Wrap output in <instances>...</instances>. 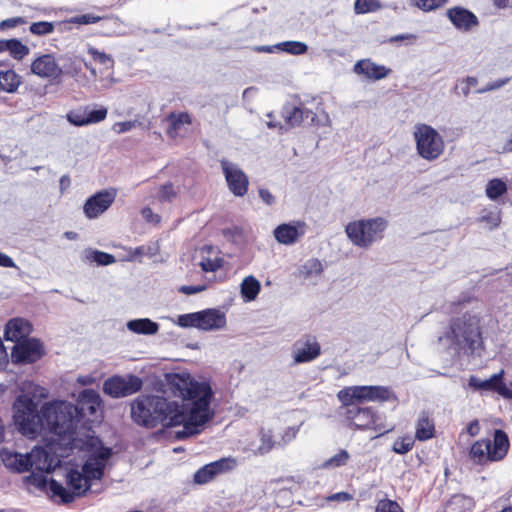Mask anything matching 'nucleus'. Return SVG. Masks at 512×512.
<instances>
[{"instance_id":"obj_1","label":"nucleus","mask_w":512,"mask_h":512,"mask_svg":"<svg viewBox=\"0 0 512 512\" xmlns=\"http://www.w3.org/2000/svg\"><path fill=\"white\" fill-rule=\"evenodd\" d=\"M167 381L171 393L180 397L182 404L158 395H140L131 403L132 420L146 428L182 425L176 432L178 439L199 434L201 427L213 417L210 384L196 381L188 373L168 374Z\"/></svg>"},{"instance_id":"obj_2","label":"nucleus","mask_w":512,"mask_h":512,"mask_svg":"<svg viewBox=\"0 0 512 512\" xmlns=\"http://www.w3.org/2000/svg\"><path fill=\"white\" fill-rule=\"evenodd\" d=\"M110 456V449L103 448L90 455L82 465L81 470L71 468L65 476L67 487L54 479H50L49 492L51 497L59 498L61 503L68 504L73 502L76 497L83 496L90 489L93 480H100L103 477Z\"/></svg>"},{"instance_id":"obj_3","label":"nucleus","mask_w":512,"mask_h":512,"mask_svg":"<svg viewBox=\"0 0 512 512\" xmlns=\"http://www.w3.org/2000/svg\"><path fill=\"white\" fill-rule=\"evenodd\" d=\"M438 341L444 343L456 353L480 355L483 341L480 331V319L476 315L464 314L452 319L448 330L439 336Z\"/></svg>"},{"instance_id":"obj_4","label":"nucleus","mask_w":512,"mask_h":512,"mask_svg":"<svg viewBox=\"0 0 512 512\" xmlns=\"http://www.w3.org/2000/svg\"><path fill=\"white\" fill-rule=\"evenodd\" d=\"M43 417L45 429L57 435L66 448L76 447L75 434L80 422L74 404L66 401L46 403L43 405Z\"/></svg>"},{"instance_id":"obj_5","label":"nucleus","mask_w":512,"mask_h":512,"mask_svg":"<svg viewBox=\"0 0 512 512\" xmlns=\"http://www.w3.org/2000/svg\"><path fill=\"white\" fill-rule=\"evenodd\" d=\"M14 409V420L22 434L33 437L45 429L43 407L38 411V404L28 395L18 396Z\"/></svg>"},{"instance_id":"obj_6","label":"nucleus","mask_w":512,"mask_h":512,"mask_svg":"<svg viewBox=\"0 0 512 512\" xmlns=\"http://www.w3.org/2000/svg\"><path fill=\"white\" fill-rule=\"evenodd\" d=\"M387 221L382 217L349 222L345 227L348 239L357 247L369 248L383 238Z\"/></svg>"},{"instance_id":"obj_7","label":"nucleus","mask_w":512,"mask_h":512,"mask_svg":"<svg viewBox=\"0 0 512 512\" xmlns=\"http://www.w3.org/2000/svg\"><path fill=\"white\" fill-rule=\"evenodd\" d=\"M510 443L507 434L500 429L495 430L493 440H477L470 448L469 457L478 465L502 460L509 449Z\"/></svg>"},{"instance_id":"obj_8","label":"nucleus","mask_w":512,"mask_h":512,"mask_svg":"<svg viewBox=\"0 0 512 512\" xmlns=\"http://www.w3.org/2000/svg\"><path fill=\"white\" fill-rule=\"evenodd\" d=\"M345 417L350 425L359 430H371L379 437L388 433L392 428H387L385 417L371 407H359L351 404L346 406Z\"/></svg>"},{"instance_id":"obj_9","label":"nucleus","mask_w":512,"mask_h":512,"mask_svg":"<svg viewBox=\"0 0 512 512\" xmlns=\"http://www.w3.org/2000/svg\"><path fill=\"white\" fill-rule=\"evenodd\" d=\"M339 401L349 406L354 401L385 402L396 399L389 387L386 386H350L340 390L337 394Z\"/></svg>"},{"instance_id":"obj_10","label":"nucleus","mask_w":512,"mask_h":512,"mask_svg":"<svg viewBox=\"0 0 512 512\" xmlns=\"http://www.w3.org/2000/svg\"><path fill=\"white\" fill-rule=\"evenodd\" d=\"M414 138L417 152L425 160H435L444 151L445 145L442 136L430 125H416Z\"/></svg>"},{"instance_id":"obj_11","label":"nucleus","mask_w":512,"mask_h":512,"mask_svg":"<svg viewBox=\"0 0 512 512\" xmlns=\"http://www.w3.org/2000/svg\"><path fill=\"white\" fill-rule=\"evenodd\" d=\"M143 387L140 377L127 375H114L103 383V392L112 398H124L139 392Z\"/></svg>"},{"instance_id":"obj_12","label":"nucleus","mask_w":512,"mask_h":512,"mask_svg":"<svg viewBox=\"0 0 512 512\" xmlns=\"http://www.w3.org/2000/svg\"><path fill=\"white\" fill-rule=\"evenodd\" d=\"M45 353L44 345L39 339L29 338L13 346L11 358L16 364H33L40 360Z\"/></svg>"},{"instance_id":"obj_13","label":"nucleus","mask_w":512,"mask_h":512,"mask_svg":"<svg viewBox=\"0 0 512 512\" xmlns=\"http://www.w3.org/2000/svg\"><path fill=\"white\" fill-rule=\"evenodd\" d=\"M220 164L231 193L237 197H243L249 187L248 176L237 164L231 161L222 159Z\"/></svg>"},{"instance_id":"obj_14","label":"nucleus","mask_w":512,"mask_h":512,"mask_svg":"<svg viewBox=\"0 0 512 512\" xmlns=\"http://www.w3.org/2000/svg\"><path fill=\"white\" fill-rule=\"evenodd\" d=\"M321 354V346L315 336L304 335L298 339L291 349L293 364H303L314 361Z\"/></svg>"},{"instance_id":"obj_15","label":"nucleus","mask_w":512,"mask_h":512,"mask_svg":"<svg viewBox=\"0 0 512 512\" xmlns=\"http://www.w3.org/2000/svg\"><path fill=\"white\" fill-rule=\"evenodd\" d=\"M117 190L104 189L90 196L83 206V212L88 219H95L103 214L114 202Z\"/></svg>"},{"instance_id":"obj_16","label":"nucleus","mask_w":512,"mask_h":512,"mask_svg":"<svg viewBox=\"0 0 512 512\" xmlns=\"http://www.w3.org/2000/svg\"><path fill=\"white\" fill-rule=\"evenodd\" d=\"M101 398L97 391L94 389H84L80 392L77 398V404L74 407L77 409V418L79 422L83 419L92 421V417L97 414L101 407Z\"/></svg>"},{"instance_id":"obj_17","label":"nucleus","mask_w":512,"mask_h":512,"mask_svg":"<svg viewBox=\"0 0 512 512\" xmlns=\"http://www.w3.org/2000/svg\"><path fill=\"white\" fill-rule=\"evenodd\" d=\"M236 461L232 458H222L211 462L198 469L194 474V482L197 484H206L218 474L233 469Z\"/></svg>"},{"instance_id":"obj_18","label":"nucleus","mask_w":512,"mask_h":512,"mask_svg":"<svg viewBox=\"0 0 512 512\" xmlns=\"http://www.w3.org/2000/svg\"><path fill=\"white\" fill-rule=\"evenodd\" d=\"M305 227V223L301 221L283 223L274 229L273 235L280 244L292 245L304 236Z\"/></svg>"},{"instance_id":"obj_19","label":"nucleus","mask_w":512,"mask_h":512,"mask_svg":"<svg viewBox=\"0 0 512 512\" xmlns=\"http://www.w3.org/2000/svg\"><path fill=\"white\" fill-rule=\"evenodd\" d=\"M446 16L456 29L463 32H468L479 25L477 16L463 7L456 6L448 9Z\"/></svg>"},{"instance_id":"obj_20","label":"nucleus","mask_w":512,"mask_h":512,"mask_svg":"<svg viewBox=\"0 0 512 512\" xmlns=\"http://www.w3.org/2000/svg\"><path fill=\"white\" fill-rule=\"evenodd\" d=\"M32 331V325L28 320L23 318H13L5 325L4 338L6 341L18 344L20 341H24V339H29V335Z\"/></svg>"},{"instance_id":"obj_21","label":"nucleus","mask_w":512,"mask_h":512,"mask_svg":"<svg viewBox=\"0 0 512 512\" xmlns=\"http://www.w3.org/2000/svg\"><path fill=\"white\" fill-rule=\"evenodd\" d=\"M0 458L7 469L16 473H23L31 469L30 452L22 454L8 448L0 451Z\"/></svg>"},{"instance_id":"obj_22","label":"nucleus","mask_w":512,"mask_h":512,"mask_svg":"<svg viewBox=\"0 0 512 512\" xmlns=\"http://www.w3.org/2000/svg\"><path fill=\"white\" fill-rule=\"evenodd\" d=\"M31 72L41 78H57L62 70L51 54H44L36 58L31 64Z\"/></svg>"},{"instance_id":"obj_23","label":"nucleus","mask_w":512,"mask_h":512,"mask_svg":"<svg viewBox=\"0 0 512 512\" xmlns=\"http://www.w3.org/2000/svg\"><path fill=\"white\" fill-rule=\"evenodd\" d=\"M285 124L289 127L299 126L303 122H314L316 114L305 107L286 104L282 110Z\"/></svg>"},{"instance_id":"obj_24","label":"nucleus","mask_w":512,"mask_h":512,"mask_svg":"<svg viewBox=\"0 0 512 512\" xmlns=\"http://www.w3.org/2000/svg\"><path fill=\"white\" fill-rule=\"evenodd\" d=\"M226 324V316L219 309L210 308L199 311V329L212 331L222 329Z\"/></svg>"},{"instance_id":"obj_25","label":"nucleus","mask_w":512,"mask_h":512,"mask_svg":"<svg viewBox=\"0 0 512 512\" xmlns=\"http://www.w3.org/2000/svg\"><path fill=\"white\" fill-rule=\"evenodd\" d=\"M31 468L50 473L56 466L54 457L44 448L35 447L30 452Z\"/></svg>"},{"instance_id":"obj_26","label":"nucleus","mask_w":512,"mask_h":512,"mask_svg":"<svg viewBox=\"0 0 512 512\" xmlns=\"http://www.w3.org/2000/svg\"><path fill=\"white\" fill-rule=\"evenodd\" d=\"M354 72L357 74H363L368 79L372 80H380L385 78L389 72L390 69L386 68L383 65H378L369 59L367 60H359L354 65Z\"/></svg>"},{"instance_id":"obj_27","label":"nucleus","mask_w":512,"mask_h":512,"mask_svg":"<svg viewBox=\"0 0 512 512\" xmlns=\"http://www.w3.org/2000/svg\"><path fill=\"white\" fill-rule=\"evenodd\" d=\"M127 329L139 335H155L159 331V324L149 318H138L129 320L126 324Z\"/></svg>"},{"instance_id":"obj_28","label":"nucleus","mask_w":512,"mask_h":512,"mask_svg":"<svg viewBox=\"0 0 512 512\" xmlns=\"http://www.w3.org/2000/svg\"><path fill=\"white\" fill-rule=\"evenodd\" d=\"M22 84V77L13 70L0 71V91L14 93Z\"/></svg>"},{"instance_id":"obj_29","label":"nucleus","mask_w":512,"mask_h":512,"mask_svg":"<svg viewBox=\"0 0 512 512\" xmlns=\"http://www.w3.org/2000/svg\"><path fill=\"white\" fill-rule=\"evenodd\" d=\"M166 120L169 122V127L167 129V134L170 137H176L178 135V131L184 126L185 124H191L192 120L190 115L187 112H171L167 117Z\"/></svg>"},{"instance_id":"obj_30","label":"nucleus","mask_w":512,"mask_h":512,"mask_svg":"<svg viewBox=\"0 0 512 512\" xmlns=\"http://www.w3.org/2000/svg\"><path fill=\"white\" fill-rule=\"evenodd\" d=\"M434 422L426 415L422 414L416 425L415 438L419 441H426L434 436Z\"/></svg>"},{"instance_id":"obj_31","label":"nucleus","mask_w":512,"mask_h":512,"mask_svg":"<svg viewBox=\"0 0 512 512\" xmlns=\"http://www.w3.org/2000/svg\"><path fill=\"white\" fill-rule=\"evenodd\" d=\"M447 508L450 512H471L474 508V500L471 497L456 494L447 502Z\"/></svg>"},{"instance_id":"obj_32","label":"nucleus","mask_w":512,"mask_h":512,"mask_svg":"<svg viewBox=\"0 0 512 512\" xmlns=\"http://www.w3.org/2000/svg\"><path fill=\"white\" fill-rule=\"evenodd\" d=\"M84 260L88 263H96L98 266H107L116 262L114 255L93 249L84 251Z\"/></svg>"},{"instance_id":"obj_33","label":"nucleus","mask_w":512,"mask_h":512,"mask_svg":"<svg viewBox=\"0 0 512 512\" xmlns=\"http://www.w3.org/2000/svg\"><path fill=\"white\" fill-rule=\"evenodd\" d=\"M260 289V282L253 276L245 277L241 283V295L246 301L256 299Z\"/></svg>"},{"instance_id":"obj_34","label":"nucleus","mask_w":512,"mask_h":512,"mask_svg":"<svg viewBox=\"0 0 512 512\" xmlns=\"http://www.w3.org/2000/svg\"><path fill=\"white\" fill-rule=\"evenodd\" d=\"M45 473L46 472L43 471L32 470V472L24 478V481L26 482V484L34 486L38 490L49 491L50 480L48 481Z\"/></svg>"},{"instance_id":"obj_35","label":"nucleus","mask_w":512,"mask_h":512,"mask_svg":"<svg viewBox=\"0 0 512 512\" xmlns=\"http://www.w3.org/2000/svg\"><path fill=\"white\" fill-rule=\"evenodd\" d=\"M485 191L489 199L496 200L507 192V185L503 180L494 178L487 183Z\"/></svg>"},{"instance_id":"obj_36","label":"nucleus","mask_w":512,"mask_h":512,"mask_svg":"<svg viewBox=\"0 0 512 512\" xmlns=\"http://www.w3.org/2000/svg\"><path fill=\"white\" fill-rule=\"evenodd\" d=\"M277 50L286 52L291 55H302L308 50V46L300 41H285L276 44Z\"/></svg>"},{"instance_id":"obj_37","label":"nucleus","mask_w":512,"mask_h":512,"mask_svg":"<svg viewBox=\"0 0 512 512\" xmlns=\"http://www.w3.org/2000/svg\"><path fill=\"white\" fill-rule=\"evenodd\" d=\"M62 26L63 23L61 22H58V23H53V22H48V21H39V22H34L30 25L29 27V31L33 34V35H37V36H45V35H48V34H51L54 32L55 30V26Z\"/></svg>"},{"instance_id":"obj_38","label":"nucleus","mask_w":512,"mask_h":512,"mask_svg":"<svg viewBox=\"0 0 512 512\" xmlns=\"http://www.w3.org/2000/svg\"><path fill=\"white\" fill-rule=\"evenodd\" d=\"M322 272H323V265L316 258L309 259L301 267V274L305 278L320 275Z\"/></svg>"},{"instance_id":"obj_39","label":"nucleus","mask_w":512,"mask_h":512,"mask_svg":"<svg viewBox=\"0 0 512 512\" xmlns=\"http://www.w3.org/2000/svg\"><path fill=\"white\" fill-rule=\"evenodd\" d=\"M8 52L14 59L22 60L29 54L30 49L17 39H9Z\"/></svg>"},{"instance_id":"obj_40","label":"nucleus","mask_w":512,"mask_h":512,"mask_svg":"<svg viewBox=\"0 0 512 512\" xmlns=\"http://www.w3.org/2000/svg\"><path fill=\"white\" fill-rule=\"evenodd\" d=\"M349 458H350V455H349L348 451L342 449L337 454H335L334 456H332L331 458L326 460L323 466L325 468L341 467L347 463Z\"/></svg>"},{"instance_id":"obj_41","label":"nucleus","mask_w":512,"mask_h":512,"mask_svg":"<svg viewBox=\"0 0 512 512\" xmlns=\"http://www.w3.org/2000/svg\"><path fill=\"white\" fill-rule=\"evenodd\" d=\"M177 196V191L175 190L173 184L171 182H167L159 187L157 197L161 202H172Z\"/></svg>"},{"instance_id":"obj_42","label":"nucleus","mask_w":512,"mask_h":512,"mask_svg":"<svg viewBox=\"0 0 512 512\" xmlns=\"http://www.w3.org/2000/svg\"><path fill=\"white\" fill-rule=\"evenodd\" d=\"M177 325L183 328L194 327L199 329V311L179 315L177 318Z\"/></svg>"},{"instance_id":"obj_43","label":"nucleus","mask_w":512,"mask_h":512,"mask_svg":"<svg viewBox=\"0 0 512 512\" xmlns=\"http://www.w3.org/2000/svg\"><path fill=\"white\" fill-rule=\"evenodd\" d=\"M413 445L414 441L411 437L407 436L397 439L393 444L392 450L397 454L403 455L408 453L413 448Z\"/></svg>"},{"instance_id":"obj_44","label":"nucleus","mask_w":512,"mask_h":512,"mask_svg":"<svg viewBox=\"0 0 512 512\" xmlns=\"http://www.w3.org/2000/svg\"><path fill=\"white\" fill-rule=\"evenodd\" d=\"M87 112L86 107L84 109L73 110L67 114V120L75 126L87 125Z\"/></svg>"},{"instance_id":"obj_45","label":"nucleus","mask_w":512,"mask_h":512,"mask_svg":"<svg viewBox=\"0 0 512 512\" xmlns=\"http://www.w3.org/2000/svg\"><path fill=\"white\" fill-rule=\"evenodd\" d=\"M86 112L87 125L103 121L108 113L107 109L104 107H101L100 109H90L89 107H86Z\"/></svg>"},{"instance_id":"obj_46","label":"nucleus","mask_w":512,"mask_h":512,"mask_svg":"<svg viewBox=\"0 0 512 512\" xmlns=\"http://www.w3.org/2000/svg\"><path fill=\"white\" fill-rule=\"evenodd\" d=\"M375 512H403V510L396 501L383 499L378 502Z\"/></svg>"},{"instance_id":"obj_47","label":"nucleus","mask_w":512,"mask_h":512,"mask_svg":"<svg viewBox=\"0 0 512 512\" xmlns=\"http://www.w3.org/2000/svg\"><path fill=\"white\" fill-rule=\"evenodd\" d=\"M410 2L423 11H431L440 7L445 0H410Z\"/></svg>"},{"instance_id":"obj_48","label":"nucleus","mask_w":512,"mask_h":512,"mask_svg":"<svg viewBox=\"0 0 512 512\" xmlns=\"http://www.w3.org/2000/svg\"><path fill=\"white\" fill-rule=\"evenodd\" d=\"M101 18L99 16H95L93 14H83L71 17L67 23L78 24V25H88L97 23Z\"/></svg>"},{"instance_id":"obj_49","label":"nucleus","mask_w":512,"mask_h":512,"mask_svg":"<svg viewBox=\"0 0 512 512\" xmlns=\"http://www.w3.org/2000/svg\"><path fill=\"white\" fill-rule=\"evenodd\" d=\"M88 53L93 57V59L95 61L99 62L100 64L110 65V66L113 65V59L111 58L110 55H108L104 52H100L94 47H89Z\"/></svg>"},{"instance_id":"obj_50","label":"nucleus","mask_w":512,"mask_h":512,"mask_svg":"<svg viewBox=\"0 0 512 512\" xmlns=\"http://www.w3.org/2000/svg\"><path fill=\"white\" fill-rule=\"evenodd\" d=\"M503 370L493 374L490 378L483 380L482 391H496L499 380L503 378Z\"/></svg>"},{"instance_id":"obj_51","label":"nucleus","mask_w":512,"mask_h":512,"mask_svg":"<svg viewBox=\"0 0 512 512\" xmlns=\"http://www.w3.org/2000/svg\"><path fill=\"white\" fill-rule=\"evenodd\" d=\"M509 81H510L509 77L502 78V79H497V80H495L493 82H489L486 86H484L482 88H479L476 91V93L484 94V93L489 92V91L498 90V89L502 88L503 86H505L506 84H508Z\"/></svg>"},{"instance_id":"obj_52","label":"nucleus","mask_w":512,"mask_h":512,"mask_svg":"<svg viewBox=\"0 0 512 512\" xmlns=\"http://www.w3.org/2000/svg\"><path fill=\"white\" fill-rule=\"evenodd\" d=\"M480 222L486 223L490 229L496 228L499 226L501 222V217L499 212H489L485 215H482L479 218Z\"/></svg>"},{"instance_id":"obj_53","label":"nucleus","mask_w":512,"mask_h":512,"mask_svg":"<svg viewBox=\"0 0 512 512\" xmlns=\"http://www.w3.org/2000/svg\"><path fill=\"white\" fill-rule=\"evenodd\" d=\"M274 446V443L272 441V434L270 431H262L261 432V445L259 446L258 450L261 454H265L269 452Z\"/></svg>"},{"instance_id":"obj_54","label":"nucleus","mask_w":512,"mask_h":512,"mask_svg":"<svg viewBox=\"0 0 512 512\" xmlns=\"http://www.w3.org/2000/svg\"><path fill=\"white\" fill-rule=\"evenodd\" d=\"M374 0H355L354 9L357 14L368 13L373 10Z\"/></svg>"},{"instance_id":"obj_55","label":"nucleus","mask_w":512,"mask_h":512,"mask_svg":"<svg viewBox=\"0 0 512 512\" xmlns=\"http://www.w3.org/2000/svg\"><path fill=\"white\" fill-rule=\"evenodd\" d=\"M135 121H124V122H117L113 125V131L117 134H122L125 132L130 131L132 128L135 127Z\"/></svg>"},{"instance_id":"obj_56","label":"nucleus","mask_w":512,"mask_h":512,"mask_svg":"<svg viewBox=\"0 0 512 512\" xmlns=\"http://www.w3.org/2000/svg\"><path fill=\"white\" fill-rule=\"evenodd\" d=\"M142 217L150 223H159L161 220V217L158 214H155L150 207H144L141 210Z\"/></svg>"},{"instance_id":"obj_57","label":"nucleus","mask_w":512,"mask_h":512,"mask_svg":"<svg viewBox=\"0 0 512 512\" xmlns=\"http://www.w3.org/2000/svg\"><path fill=\"white\" fill-rule=\"evenodd\" d=\"M201 268L205 272H215L220 268V263L217 259H205L201 261Z\"/></svg>"},{"instance_id":"obj_58","label":"nucleus","mask_w":512,"mask_h":512,"mask_svg":"<svg viewBox=\"0 0 512 512\" xmlns=\"http://www.w3.org/2000/svg\"><path fill=\"white\" fill-rule=\"evenodd\" d=\"M206 289L205 285H184L179 288V292L184 293L186 295H192L199 292H202Z\"/></svg>"},{"instance_id":"obj_59","label":"nucleus","mask_w":512,"mask_h":512,"mask_svg":"<svg viewBox=\"0 0 512 512\" xmlns=\"http://www.w3.org/2000/svg\"><path fill=\"white\" fill-rule=\"evenodd\" d=\"M259 193V197L260 199L267 205L271 206V205H274L275 202H276V198L274 197V195L268 190V189H265V188H261L259 189L258 191Z\"/></svg>"},{"instance_id":"obj_60","label":"nucleus","mask_w":512,"mask_h":512,"mask_svg":"<svg viewBox=\"0 0 512 512\" xmlns=\"http://www.w3.org/2000/svg\"><path fill=\"white\" fill-rule=\"evenodd\" d=\"M495 392H497L505 399H512V390L503 383L502 379L499 380Z\"/></svg>"},{"instance_id":"obj_61","label":"nucleus","mask_w":512,"mask_h":512,"mask_svg":"<svg viewBox=\"0 0 512 512\" xmlns=\"http://www.w3.org/2000/svg\"><path fill=\"white\" fill-rule=\"evenodd\" d=\"M23 22H24V20L21 17L9 18V19L3 20L0 23V29L13 28V27H16L18 24H21Z\"/></svg>"},{"instance_id":"obj_62","label":"nucleus","mask_w":512,"mask_h":512,"mask_svg":"<svg viewBox=\"0 0 512 512\" xmlns=\"http://www.w3.org/2000/svg\"><path fill=\"white\" fill-rule=\"evenodd\" d=\"M0 266L5 268H17L14 260L2 252H0Z\"/></svg>"},{"instance_id":"obj_63","label":"nucleus","mask_w":512,"mask_h":512,"mask_svg":"<svg viewBox=\"0 0 512 512\" xmlns=\"http://www.w3.org/2000/svg\"><path fill=\"white\" fill-rule=\"evenodd\" d=\"M483 380L475 375H471L468 380V386L475 391H482Z\"/></svg>"},{"instance_id":"obj_64","label":"nucleus","mask_w":512,"mask_h":512,"mask_svg":"<svg viewBox=\"0 0 512 512\" xmlns=\"http://www.w3.org/2000/svg\"><path fill=\"white\" fill-rule=\"evenodd\" d=\"M330 501L345 502L352 499V496L347 492H338L328 498Z\"/></svg>"}]
</instances>
